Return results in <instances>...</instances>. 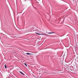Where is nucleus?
I'll return each instance as SVG.
<instances>
[{"label": "nucleus", "instance_id": "20e7f679", "mask_svg": "<svg viewBox=\"0 0 78 78\" xmlns=\"http://www.w3.org/2000/svg\"><path fill=\"white\" fill-rule=\"evenodd\" d=\"M36 34H38V35H40V34H39V33H37L36 32L35 33Z\"/></svg>", "mask_w": 78, "mask_h": 78}, {"label": "nucleus", "instance_id": "39448f33", "mask_svg": "<svg viewBox=\"0 0 78 78\" xmlns=\"http://www.w3.org/2000/svg\"><path fill=\"white\" fill-rule=\"evenodd\" d=\"M5 69H6V68H7V67H6V65H5Z\"/></svg>", "mask_w": 78, "mask_h": 78}, {"label": "nucleus", "instance_id": "6e6552de", "mask_svg": "<svg viewBox=\"0 0 78 78\" xmlns=\"http://www.w3.org/2000/svg\"><path fill=\"white\" fill-rule=\"evenodd\" d=\"M53 74H56V73H54Z\"/></svg>", "mask_w": 78, "mask_h": 78}, {"label": "nucleus", "instance_id": "f03ea898", "mask_svg": "<svg viewBox=\"0 0 78 78\" xmlns=\"http://www.w3.org/2000/svg\"><path fill=\"white\" fill-rule=\"evenodd\" d=\"M48 34H52V33H55L54 32H49V33H47Z\"/></svg>", "mask_w": 78, "mask_h": 78}, {"label": "nucleus", "instance_id": "7ed1b4c3", "mask_svg": "<svg viewBox=\"0 0 78 78\" xmlns=\"http://www.w3.org/2000/svg\"><path fill=\"white\" fill-rule=\"evenodd\" d=\"M20 73H21V74H22L23 75H25L24 74H23V73L22 72L20 71Z\"/></svg>", "mask_w": 78, "mask_h": 78}, {"label": "nucleus", "instance_id": "423d86ee", "mask_svg": "<svg viewBox=\"0 0 78 78\" xmlns=\"http://www.w3.org/2000/svg\"><path fill=\"white\" fill-rule=\"evenodd\" d=\"M24 65L26 66L27 67V64H26V63H24Z\"/></svg>", "mask_w": 78, "mask_h": 78}, {"label": "nucleus", "instance_id": "0eeeda50", "mask_svg": "<svg viewBox=\"0 0 78 78\" xmlns=\"http://www.w3.org/2000/svg\"><path fill=\"white\" fill-rule=\"evenodd\" d=\"M37 29H39V28L37 27V29H35V30H37Z\"/></svg>", "mask_w": 78, "mask_h": 78}, {"label": "nucleus", "instance_id": "f257e3e1", "mask_svg": "<svg viewBox=\"0 0 78 78\" xmlns=\"http://www.w3.org/2000/svg\"><path fill=\"white\" fill-rule=\"evenodd\" d=\"M26 54H27V55H33V54H31V53H27Z\"/></svg>", "mask_w": 78, "mask_h": 78}]
</instances>
